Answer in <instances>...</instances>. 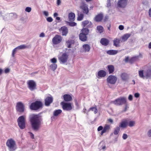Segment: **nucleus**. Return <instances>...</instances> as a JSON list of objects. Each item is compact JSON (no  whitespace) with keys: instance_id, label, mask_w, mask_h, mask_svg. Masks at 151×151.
I'll return each instance as SVG.
<instances>
[{"instance_id":"11","label":"nucleus","mask_w":151,"mask_h":151,"mask_svg":"<svg viewBox=\"0 0 151 151\" xmlns=\"http://www.w3.org/2000/svg\"><path fill=\"white\" fill-rule=\"evenodd\" d=\"M62 39V37L61 36L56 35L52 39V43L54 45L58 44L61 42Z\"/></svg>"},{"instance_id":"27","label":"nucleus","mask_w":151,"mask_h":151,"mask_svg":"<svg viewBox=\"0 0 151 151\" xmlns=\"http://www.w3.org/2000/svg\"><path fill=\"white\" fill-rule=\"evenodd\" d=\"M103 18V15L102 14H99L95 17V20L98 22H100L102 20Z\"/></svg>"},{"instance_id":"53","label":"nucleus","mask_w":151,"mask_h":151,"mask_svg":"<svg viewBox=\"0 0 151 151\" xmlns=\"http://www.w3.org/2000/svg\"><path fill=\"white\" fill-rule=\"evenodd\" d=\"M107 6L109 7H110L111 5V1L110 0H107Z\"/></svg>"},{"instance_id":"44","label":"nucleus","mask_w":151,"mask_h":151,"mask_svg":"<svg viewBox=\"0 0 151 151\" xmlns=\"http://www.w3.org/2000/svg\"><path fill=\"white\" fill-rule=\"evenodd\" d=\"M74 101L75 103V105L77 109H78L79 107V103L76 99H74Z\"/></svg>"},{"instance_id":"64","label":"nucleus","mask_w":151,"mask_h":151,"mask_svg":"<svg viewBox=\"0 0 151 151\" xmlns=\"http://www.w3.org/2000/svg\"><path fill=\"white\" fill-rule=\"evenodd\" d=\"M148 12L149 16L150 17H151V8L149 9Z\"/></svg>"},{"instance_id":"51","label":"nucleus","mask_w":151,"mask_h":151,"mask_svg":"<svg viewBox=\"0 0 151 151\" xmlns=\"http://www.w3.org/2000/svg\"><path fill=\"white\" fill-rule=\"evenodd\" d=\"M128 137L127 135L125 134H123V136H122V138L124 139H126Z\"/></svg>"},{"instance_id":"42","label":"nucleus","mask_w":151,"mask_h":151,"mask_svg":"<svg viewBox=\"0 0 151 151\" xmlns=\"http://www.w3.org/2000/svg\"><path fill=\"white\" fill-rule=\"evenodd\" d=\"M127 127V123L125 122H122L120 124L119 127H122L123 128H125Z\"/></svg>"},{"instance_id":"60","label":"nucleus","mask_w":151,"mask_h":151,"mask_svg":"<svg viewBox=\"0 0 151 151\" xmlns=\"http://www.w3.org/2000/svg\"><path fill=\"white\" fill-rule=\"evenodd\" d=\"M61 1L60 0H57V4L58 5H60L61 4Z\"/></svg>"},{"instance_id":"12","label":"nucleus","mask_w":151,"mask_h":151,"mask_svg":"<svg viewBox=\"0 0 151 151\" xmlns=\"http://www.w3.org/2000/svg\"><path fill=\"white\" fill-rule=\"evenodd\" d=\"M116 80V77L112 75L109 76L107 79V82L111 84H115Z\"/></svg>"},{"instance_id":"15","label":"nucleus","mask_w":151,"mask_h":151,"mask_svg":"<svg viewBox=\"0 0 151 151\" xmlns=\"http://www.w3.org/2000/svg\"><path fill=\"white\" fill-rule=\"evenodd\" d=\"M127 0H120L118 3V6L121 8H124L127 5Z\"/></svg>"},{"instance_id":"30","label":"nucleus","mask_w":151,"mask_h":151,"mask_svg":"<svg viewBox=\"0 0 151 151\" xmlns=\"http://www.w3.org/2000/svg\"><path fill=\"white\" fill-rule=\"evenodd\" d=\"M98 74L99 77H104L106 75V73L104 70H101L98 72Z\"/></svg>"},{"instance_id":"55","label":"nucleus","mask_w":151,"mask_h":151,"mask_svg":"<svg viewBox=\"0 0 151 151\" xmlns=\"http://www.w3.org/2000/svg\"><path fill=\"white\" fill-rule=\"evenodd\" d=\"M10 71V69L9 68H6L4 70V72L6 73H8Z\"/></svg>"},{"instance_id":"34","label":"nucleus","mask_w":151,"mask_h":151,"mask_svg":"<svg viewBox=\"0 0 151 151\" xmlns=\"http://www.w3.org/2000/svg\"><path fill=\"white\" fill-rule=\"evenodd\" d=\"M84 17V14L83 13L78 14V17L77 20L78 21H81L83 20Z\"/></svg>"},{"instance_id":"16","label":"nucleus","mask_w":151,"mask_h":151,"mask_svg":"<svg viewBox=\"0 0 151 151\" xmlns=\"http://www.w3.org/2000/svg\"><path fill=\"white\" fill-rule=\"evenodd\" d=\"M81 8L82 10L84 13L88 14L89 12V10L87 6L84 3H83V5L81 6Z\"/></svg>"},{"instance_id":"10","label":"nucleus","mask_w":151,"mask_h":151,"mask_svg":"<svg viewBox=\"0 0 151 151\" xmlns=\"http://www.w3.org/2000/svg\"><path fill=\"white\" fill-rule=\"evenodd\" d=\"M16 110L20 113H23L24 111V106L21 102L17 103L16 106Z\"/></svg>"},{"instance_id":"29","label":"nucleus","mask_w":151,"mask_h":151,"mask_svg":"<svg viewBox=\"0 0 151 151\" xmlns=\"http://www.w3.org/2000/svg\"><path fill=\"white\" fill-rule=\"evenodd\" d=\"M108 70L109 74L112 73L114 70V66L111 65H108Z\"/></svg>"},{"instance_id":"57","label":"nucleus","mask_w":151,"mask_h":151,"mask_svg":"<svg viewBox=\"0 0 151 151\" xmlns=\"http://www.w3.org/2000/svg\"><path fill=\"white\" fill-rule=\"evenodd\" d=\"M103 127L102 126H100L98 128V131H100L101 130H103Z\"/></svg>"},{"instance_id":"50","label":"nucleus","mask_w":151,"mask_h":151,"mask_svg":"<svg viewBox=\"0 0 151 151\" xmlns=\"http://www.w3.org/2000/svg\"><path fill=\"white\" fill-rule=\"evenodd\" d=\"M0 14H1V17L3 18V17H7L8 18L9 17V14H5L4 16H3L2 15V12H0Z\"/></svg>"},{"instance_id":"14","label":"nucleus","mask_w":151,"mask_h":151,"mask_svg":"<svg viewBox=\"0 0 151 151\" xmlns=\"http://www.w3.org/2000/svg\"><path fill=\"white\" fill-rule=\"evenodd\" d=\"M53 101L52 97L48 96L46 97L45 100V106H49L52 103Z\"/></svg>"},{"instance_id":"8","label":"nucleus","mask_w":151,"mask_h":151,"mask_svg":"<svg viewBox=\"0 0 151 151\" xmlns=\"http://www.w3.org/2000/svg\"><path fill=\"white\" fill-rule=\"evenodd\" d=\"M27 86L29 89L31 91H33L37 89L36 82L33 80H29L27 82Z\"/></svg>"},{"instance_id":"35","label":"nucleus","mask_w":151,"mask_h":151,"mask_svg":"<svg viewBox=\"0 0 151 151\" xmlns=\"http://www.w3.org/2000/svg\"><path fill=\"white\" fill-rule=\"evenodd\" d=\"M139 75L140 77L144 78V71L143 70H140L139 71Z\"/></svg>"},{"instance_id":"46","label":"nucleus","mask_w":151,"mask_h":151,"mask_svg":"<svg viewBox=\"0 0 151 151\" xmlns=\"http://www.w3.org/2000/svg\"><path fill=\"white\" fill-rule=\"evenodd\" d=\"M135 124V122L133 121H130L129 123V125L130 127L133 126Z\"/></svg>"},{"instance_id":"54","label":"nucleus","mask_w":151,"mask_h":151,"mask_svg":"<svg viewBox=\"0 0 151 151\" xmlns=\"http://www.w3.org/2000/svg\"><path fill=\"white\" fill-rule=\"evenodd\" d=\"M43 14L46 16H48L49 15L48 12L46 11H44L43 12Z\"/></svg>"},{"instance_id":"49","label":"nucleus","mask_w":151,"mask_h":151,"mask_svg":"<svg viewBox=\"0 0 151 151\" xmlns=\"http://www.w3.org/2000/svg\"><path fill=\"white\" fill-rule=\"evenodd\" d=\"M47 20L49 22H51L53 21V19L51 17H49L47 18Z\"/></svg>"},{"instance_id":"47","label":"nucleus","mask_w":151,"mask_h":151,"mask_svg":"<svg viewBox=\"0 0 151 151\" xmlns=\"http://www.w3.org/2000/svg\"><path fill=\"white\" fill-rule=\"evenodd\" d=\"M18 50L17 47L14 49L12 51V56L13 57H14V55L15 53L16 52V51Z\"/></svg>"},{"instance_id":"58","label":"nucleus","mask_w":151,"mask_h":151,"mask_svg":"<svg viewBox=\"0 0 151 151\" xmlns=\"http://www.w3.org/2000/svg\"><path fill=\"white\" fill-rule=\"evenodd\" d=\"M119 29L120 30H122L124 29V27L122 25H120L119 27Z\"/></svg>"},{"instance_id":"61","label":"nucleus","mask_w":151,"mask_h":151,"mask_svg":"<svg viewBox=\"0 0 151 151\" xmlns=\"http://www.w3.org/2000/svg\"><path fill=\"white\" fill-rule=\"evenodd\" d=\"M139 96V94L138 93H136L134 94V96L136 98H138Z\"/></svg>"},{"instance_id":"25","label":"nucleus","mask_w":151,"mask_h":151,"mask_svg":"<svg viewBox=\"0 0 151 151\" xmlns=\"http://www.w3.org/2000/svg\"><path fill=\"white\" fill-rule=\"evenodd\" d=\"M69 20L70 21H73L75 20V14L73 12L70 13L68 15Z\"/></svg>"},{"instance_id":"19","label":"nucleus","mask_w":151,"mask_h":151,"mask_svg":"<svg viewBox=\"0 0 151 151\" xmlns=\"http://www.w3.org/2000/svg\"><path fill=\"white\" fill-rule=\"evenodd\" d=\"M60 30L62 31V35L66 36L68 33V29L65 26L61 27Z\"/></svg>"},{"instance_id":"9","label":"nucleus","mask_w":151,"mask_h":151,"mask_svg":"<svg viewBox=\"0 0 151 151\" xmlns=\"http://www.w3.org/2000/svg\"><path fill=\"white\" fill-rule=\"evenodd\" d=\"M61 104L62 106L63 109L64 110L70 111L72 109V106L70 103L63 101L61 102Z\"/></svg>"},{"instance_id":"37","label":"nucleus","mask_w":151,"mask_h":151,"mask_svg":"<svg viewBox=\"0 0 151 151\" xmlns=\"http://www.w3.org/2000/svg\"><path fill=\"white\" fill-rule=\"evenodd\" d=\"M66 23L71 27H74L76 26L77 23L74 22H69L68 21H65Z\"/></svg>"},{"instance_id":"21","label":"nucleus","mask_w":151,"mask_h":151,"mask_svg":"<svg viewBox=\"0 0 151 151\" xmlns=\"http://www.w3.org/2000/svg\"><path fill=\"white\" fill-rule=\"evenodd\" d=\"M64 100L65 101L68 102L71 101L72 97L71 96L68 94H65L63 96Z\"/></svg>"},{"instance_id":"48","label":"nucleus","mask_w":151,"mask_h":151,"mask_svg":"<svg viewBox=\"0 0 151 151\" xmlns=\"http://www.w3.org/2000/svg\"><path fill=\"white\" fill-rule=\"evenodd\" d=\"M31 8L30 7H26L25 11L27 12H29L31 11Z\"/></svg>"},{"instance_id":"2","label":"nucleus","mask_w":151,"mask_h":151,"mask_svg":"<svg viewBox=\"0 0 151 151\" xmlns=\"http://www.w3.org/2000/svg\"><path fill=\"white\" fill-rule=\"evenodd\" d=\"M81 25L83 28L81 30L79 34V39L81 41L84 42L88 40L87 35L90 31L88 28L92 27L93 25L91 22L85 20L82 22Z\"/></svg>"},{"instance_id":"26","label":"nucleus","mask_w":151,"mask_h":151,"mask_svg":"<svg viewBox=\"0 0 151 151\" xmlns=\"http://www.w3.org/2000/svg\"><path fill=\"white\" fill-rule=\"evenodd\" d=\"M118 52L117 50H109L106 51V53L110 55H114L116 54Z\"/></svg>"},{"instance_id":"38","label":"nucleus","mask_w":151,"mask_h":151,"mask_svg":"<svg viewBox=\"0 0 151 151\" xmlns=\"http://www.w3.org/2000/svg\"><path fill=\"white\" fill-rule=\"evenodd\" d=\"M94 110V107H93L90 108L88 110L87 112H86V109L84 108L83 109V111L84 113H86L87 114H88V113L89 111H93Z\"/></svg>"},{"instance_id":"18","label":"nucleus","mask_w":151,"mask_h":151,"mask_svg":"<svg viewBox=\"0 0 151 151\" xmlns=\"http://www.w3.org/2000/svg\"><path fill=\"white\" fill-rule=\"evenodd\" d=\"M100 42L102 45L106 46L109 44V41L106 38H103L101 39Z\"/></svg>"},{"instance_id":"1","label":"nucleus","mask_w":151,"mask_h":151,"mask_svg":"<svg viewBox=\"0 0 151 151\" xmlns=\"http://www.w3.org/2000/svg\"><path fill=\"white\" fill-rule=\"evenodd\" d=\"M43 118L40 114H32L29 116V120L32 129L35 131H38L43 123Z\"/></svg>"},{"instance_id":"5","label":"nucleus","mask_w":151,"mask_h":151,"mask_svg":"<svg viewBox=\"0 0 151 151\" xmlns=\"http://www.w3.org/2000/svg\"><path fill=\"white\" fill-rule=\"evenodd\" d=\"M25 118L23 116L19 117L17 119L18 125L21 129H24L26 127Z\"/></svg>"},{"instance_id":"6","label":"nucleus","mask_w":151,"mask_h":151,"mask_svg":"<svg viewBox=\"0 0 151 151\" xmlns=\"http://www.w3.org/2000/svg\"><path fill=\"white\" fill-rule=\"evenodd\" d=\"M65 52L63 53L62 55L58 58V59L59 60L60 63L64 64L66 63L67 61L68 55L67 51L71 50L70 49H66Z\"/></svg>"},{"instance_id":"31","label":"nucleus","mask_w":151,"mask_h":151,"mask_svg":"<svg viewBox=\"0 0 151 151\" xmlns=\"http://www.w3.org/2000/svg\"><path fill=\"white\" fill-rule=\"evenodd\" d=\"M62 112V111L61 109H57L55 110L53 113V115L54 116H56L60 114Z\"/></svg>"},{"instance_id":"33","label":"nucleus","mask_w":151,"mask_h":151,"mask_svg":"<svg viewBox=\"0 0 151 151\" xmlns=\"http://www.w3.org/2000/svg\"><path fill=\"white\" fill-rule=\"evenodd\" d=\"M57 65L56 64H51L49 67L53 71H55L57 68Z\"/></svg>"},{"instance_id":"52","label":"nucleus","mask_w":151,"mask_h":151,"mask_svg":"<svg viewBox=\"0 0 151 151\" xmlns=\"http://www.w3.org/2000/svg\"><path fill=\"white\" fill-rule=\"evenodd\" d=\"M29 133L30 135L31 138L32 139H34V134L32 132H29Z\"/></svg>"},{"instance_id":"23","label":"nucleus","mask_w":151,"mask_h":151,"mask_svg":"<svg viewBox=\"0 0 151 151\" xmlns=\"http://www.w3.org/2000/svg\"><path fill=\"white\" fill-rule=\"evenodd\" d=\"M120 41L119 39L117 38H115L113 40L114 45L116 47H120Z\"/></svg>"},{"instance_id":"43","label":"nucleus","mask_w":151,"mask_h":151,"mask_svg":"<svg viewBox=\"0 0 151 151\" xmlns=\"http://www.w3.org/2000/svg\"><path fill=\"white\" fill-rule=\"evenodd\" d=\"M120 130V128L119 127H116L114 129V134L116 135L118 134Z\"/></svg>"},{"instance_id":"59","label":"nucleus","mask_w":151,"mask_h":151,"mask_svg":"<svg viewBox=\"0 0 151 151\" xmlns=\"http://www.w3.org/2000/svg\"><path fill=\"white\" fill-rule=\"evenodd\" d=\"M39 36L40 37H44L45 36V34L43 32H42L40 33Z\"/></svg>"},{"instance_id":"32","label":"nucleus","mask_w":151,"mask_h":151,"mask_svg":"<svg viewBox=\"0 0 151 151\" xmlns=\"http://www.w3.org/2000/svg\"><path fill=\"white\" fill-rule=\"evenodd\" d=\"M139 56H137L132 58L129 60V62L131 63H133L138 59Z\"/></svg>"},{"instance_id":"22","label":"nucleus","mask_w":151,"mask_h":151,"mask_svg":"<svg viewBox=\"0 0 151 151\" xmlns=\"http://www.w3.org/2000/svg\"><path fill=\"white\" fill-rule=\"evenodd\" d=\"M144 78H148L151 76V70L148 69L144 71Z\"/></svg>"},{"instance_id":"36","label":"nucleus","mask_w":151,"mask_h":151,"mask_svg":"<svg viewBox=\"0 0 151 151\" xmlns=\"http://www.w3.org/2000/svg\"><path fill=\"white\" fill-rule=\"evenodd\" d=\"M97 30L98 32L100 33H101L104 31V28L102 26H99L97 27Z\"/></svg>"},{"instance_id":"20","label":"nucleus","mask_w":151,"mask_h":151,"mask_svg":"<svg viewBox=\"0 0 151 151\" xmlns=\"http://www.w3.org/2000/svg\"><path fill=\"white\" fill-rule=\"evenodd\" d=\"M121 77L123 81H126L128 79L129 76L127 73H124L121 74Z\"/></svg>"},{"instance_id":"45","label":"nucleus","mask_w":151,"mask_h":151,"mask_svg":"<svg viewBox=\"0 0 151 151\" xmlns=\"http://www.w3.org/2000/svg\"><path fill=\"white\" fill-rule=\"evenodd\" d=\"M50 61L53 64H56L57 62V60L55 58H53L50 59Z\"/></svg>"},{"instance_id":"28","label":"nucleus","mask_w":151,"mask_h":151,"mask_svg":"<svg viewBox=\"0 0 151 151\" xmlns=\"http://www.w3.org/2000/svg\"><path fill=\"white\" fill-rule=\"evenodd\" d=\"M83 47L85 52H88L89 51L90 46L88 44H84L83 46Z\"/></svg>"},{"instance_id":"4","label":"nucleus","mask_w":151,"mask_h":151,"mask_svg":"<svg viewBox=\"0 0 151 151\" xmlns=\"http://www.w3.org/2000/svg\"><path fill=\"white\" fill-rule=\"evenodd\" d=\"M42 102L40 101L37 100L31 104L29 108L32 110L36 111L42 108Z\"/></svg>"},{"instance_id":"56","label":"nucleus","mask_w":151,"mask_h":151,"mask_svg":"<svg viewBox=\"0 0 151 151\" xmlns=\"http://www.w3.org/2000/svg\"><path fill=\"white\" fill-rule=\"evenodd\" d=\"M133 96L131 95H130L128 97V99L130 101H132V100Z\"/></svg>"},{"instance_id":"7","label":"nucleus","mask_w":151,"mask_h":151,"mask_svg":"<svg viewBox=\"0 0 151 151\" xmlns=\"http://www.w3.org/2000/svg\"><path fill=\"white\" fill-rule=\"evenodd\" d=\"M112 102L114 104L117 106L126 104L127 103V98L124 97H120L113 101Z\"/></svg>"},{"instance_id":"3","label":"nucleus","mask_w":151,"mask_h":151,"mask_svg":"<svg viewBox=\"0 0 151 151\" xmlns=\"http://www.w3.org/2000/svg\"><path fill=\"white\" fill-rule=\"evenodd\" d=\"M6 145L9 151H14L17 149L15 141L11 138L8 139L6 142Z\"/></svg>"},{"instance_id":"13","label":"nucleus","mask_w":151,"mask_h":151,"mask_svg":"<svg viewBox=\"0 0 151 151\" xmlns=\"http://www.w3.org/2000/svg\"><path fill=\"white\" fill-rule=\"evenodd\" d=\"M9 17H3V19L4 20H7L9 19H14L17 18V15L15 13H11L9 14Z\"/></svg>"},{"instance_id":"17","label":"nucleus","mask_w":151,"mask_h":151,"mask_svg":"<svg viewBox=\"0 0 151 151\" xmlns=\"http://www.w3.org/2000/svg\"><path fill=\"white\" fill-rule=\"evenodd\" d=\"M131 35V34L129 33L124 34L121 37V42H123L126 41Z\"/></svg>"},{"instance_id":"24","label":"nucleus","mask_w":151,"mask_h":151,"mask_svg":"<svg viewBox=\"0 0 151 151\" xmlns=\"http://www.w3.org/2000/svg\"><path fill=\"white\" fill-rule=\"evenodd\" d=\"M110 129V126L106 124L104 127L103 130L102 131L101 134L102 135L104 133L109 132Z\"/></svg>"},{"instance_id":"40","label":"nucleus","mask_w":151,"mask_h":151,"mask_svg":"<svg viewBox=\"0 0 151 151\" xmlns=\"http://www.w3.org/2000/svg\"><path fill=\"white\" fill-rule=\"evenodd\" d=\"M27 46L24 45H22L17 47L18 50H21L24 49L27 47Z\"/></svg>"},{"instance_id":"63","label":"nucleus","mask_w":151,"mask_h":151,"mask_svg":"<svg viewBox=\"0 0 151 151\" xmlns=\"http://www.w3.org/2000/svg\"><path fill=\"white\" fill-rule=\"evenodd\" d=\"M58 14L57 13H55L53 14L54 17L55 18H56V17H57V16H58Z\"/></svg>"},{"instance_id":"41","label":"nucleus","mask_w":151,"mask_h":151,"mask_svg":"<svg viewBox=\"0 0 151 151\" xmlns=\"http://www.w3.org/2000/svg\"><path fill=\"white\" fill-rule=\"evenodd\" d=\"M102 142H101L99 145V149L100 150H104L106 148V146L105 144H104L103 145H102Z\"/></svg>"},{"instance_id":"62","label":"nucleus","mask_w":151,"mask_h":151,"mask_svg":"<svg viewBox=\"0 0 151 151\" xmlns=\"http://www.w3.org/2000/svg\"><path fill=\"white\" fill-rule=\"evenodd\" d=\"M148 135L149 137L151 136V129L149 130L148 131Z\"/></svg>"},{"instance_id":"39","label":"nucleus","mask_w":151,"mask_h":151,"mask_svg":"<svg viewBox=\"0 0 151 151\" xmlns=\"http://www.w3.org/2000/svg\"><path fill=\"white\" fill-rule=\"evenodd\" d=\"M72 44V42L70 40H68L66 43V45L68 48L71 47V45Z\"/></svg>"}]
</instances>
